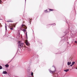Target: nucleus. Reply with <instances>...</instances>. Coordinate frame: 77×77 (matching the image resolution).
Returning a JSON list of instances; mask_svg holds the SVG:
<instances>
[{
    "instance_id": "obj_16",
    "label": "nucleus",
    "mask_w": 77,
    "mask_h": 77,
    "mask_svg": "<svg viewBox=\"0 0 77 77\" xmlns=\"http://www.w3.org/2000/svg\"><path fill=\"white\" fill-rule=\"evenodd\" d=\"M21 42L20 41H19L18 42V43H19V44H20V43Z\"/></svg>"
},
{
    "instance_id": "obj_3",
    "label": "nucleus",
    "mask_w": 77,
    "mask_h": 77,
    "mask_svg": "<svg viewBox=\"0 0 77 77\" xmlns=\"http://www.w3.org/2000/svg\"><path fill=\"white\" fill-rule=\"evenodd\" d=\"M18 46H20L21 47H23V43H19V44L18 45Z\"/></svg>"
},
{
    "instance_id": "obj_17",
    "label": "nucleus",
    "mask_w": 77,
    "mask_h": 77,
    "mask_svg": "<svg viewBox=\"0 0 77 77\" xmlns=\"http://www.w3.org/2000/svg\"><path fill=\"white\" fill-rule=\"evenodd\" d=\"M11 30H13V28H10Z\"/></svg>"
},
{
    "instance_id": "obj_24",
    "label": "nucleus",
    "mask_w": 77,
    "mask_h": 77,
    "mask_svg": "<svg viewBox=\"0 0 77 77\" xmlns=\"http://www.w3.org/2000/svg\"><path fill=\"white\" fill-rule=\"evenodd\" d=\"M26 29H27V27H26Z\"/></svg>"
},
{
    "instance_id": "obj_1",
    "label": "nucleus",
    "mask_w": 77,
    "mask_h": 77,
    "mask_svg": "<svg viewBox=\"0 0 77 77\" xmlns=\"http://www.w3.org/2000/svg\"><path fill=\"white\" fill-rule=\"evenodd\" d=\"M23 26H24L25 27H26V26H25V25H22L21 26V28H20V29L21 30H22V31H23V32H26V29H22V27H23Z\"/></svg>"
},
{
    "instance_id": "obj_18",
    "label": "nucleus",
    "mask_w": 77,
    "mask_h": 77,
    "mask_svg": "<svg viewBox=\"0 0 77 77\" xmlns=\"http://www.w3.org/2000/svg\"><path fill=\"white\" fill-rule=\"evenodd\" d=\"M75 43H77V41H75Z\"/></svg>"
},
{
    "instance_id": "obj_9",
    "label": "nucleus",
    "mask_w": 77,
    "mask_h": 77,
    "mask_svg": "<svg viewBox=\"0 0 77 77\" xmlns=\"http://www.w3.org/2000/svg\"><path fill=\"white\" fill-rule=\"evenodd\" d=\"M11 26H12V27H15V26L14 25L12 24Z\"/></svg>"
},
{
    "instance_id": "obj_10",
    "label": "nucleus",
    "mask_w": 77,
    "mask_h": 77,
    "mask_svg": "<svg viewBox=\"0 0 77 77\" xmlns=\"http://www.w3.org/2000/svg\"><path fill=\"white\" fill-rule=\"evenodd\" d=\"M75 62H73L72 63V65H74V64H75Z\"/></svg>"
},
{
    "instance_id": "obj_14",
    "label": "nucleus",
    "mask_w": 77,
    "mask_h": 77,
    "mask_svg": "<svg viewBox=\"0 0 77 77\" xmlns=\"http://www.w3.org/2000/svg\"><path fill=\"white\" fill-rule=\"evenodd\" d=\"M33 72H32V73H31V75H32H32H33Z\"/></svg>"
},
{
    "instance_id": "obj_2",
    "label": "nucleus",
    "mask_w": 77,
    "mask_h": 77,
    "mask_svg": "<svg viewBox=\"0 0 77 77\" xmlns=\"http://www.w3.org/2000/svg\"><path fill=\"white\" fill-rule=\"evenodd\" d=\"M25 43L26 44V45H27V46H29V43L28 42V41L27 40H26L25 41Z\"/></svg>"
},
{
    "instance_id": "obj_20",
    "label": "nucleus",
    "mask_w": 77,
    "mask_h": 77,
    "mask_svg": "<svg viewBox=\"0 0 77 77\" xmlns=\"http://www.w3.org/2000/svg\"><path fill=\"white\" fill-rule=\"evenodd\" d=\"M72 65H72V64L70 65V66H72Z\"/></svg>"
},
{
    "instance_id": "obj_22",
    "label": "nucleus",
    "mask_w": 77,
    "mask_h": 77,
    "mask_svg": "<svg viewBox=\"0 0 77 77\" xmlns=\"http://www.w3.org/2000/svg\"><path fill=\"white\" fill-rule=\"evenodd\" d=\"M7 22H10V21H7Z\"/></svg>"
},
{
    "instance_id": "obj_11",
    "label": "nucleus",
    "mask_w": 77,
    "mask_h": 77,
    "mask_svg": "<svg viewBox=\"0 0 77 77\" xmlns=\"http://www.w3.org/2000/svg\"><path fill=\"white\" fill-rule=\"evenodd\" d=\"M5 30H7V27H6V25L5 24Z\"/></svg>"
},
{
    "instance_id": "obj_23",
    "label": "nucleus",
    "mask_w": 77,
    "mask_h": 77,
    "mask_svg": "<svg viewBox=\"0 0 77 77\" xmlns=\"http://www.w3.org/2000/svg\"><path fill=\"white\" fill-rule=\"evenodd\" d=\"M75 69H77V68H75Z\"/></svg>"
},
{
    "instance_id": "obj_21",
    "label": "nucleus",
    "mask_w": 77,
    "mask_h": 77,
    "mask_svg": "<svg viewBox=\"0 0 77 77\" xmlns=\"http://www.w3.org/2000/svg\"><path fill=\"white\" fill-rule=\"evenodd\" d=\"M0 26H1V24L0 23Z\"/></svg>"
},
{
    "instance_id": "obj_12",
    "label": "nucleus",
    "mask_w": 77,
    "mask_h": 77,
    "mask_svg": "<svg viewBox=\"0 0 77 77\" xmlns=\"http://www.w3.org/2000/svg\"><path fill=\"white\" fill-rule=\"evenodd\" d=\"M2 69V67L1 66H0V69Z\"/></svg>"
},
{
    "instance_id": "obj_25",
    "label": "nucleus",
    "mask_w": 77,
    "mask_h": 77,
    "mask_svg": "<svg viewBox=\"0 0 77 77\" xmlns=\"http://www.w3.org/2000/svg\"><path fill=\"white\" fill-rule=\"evenodd\" d=\"M23 27V28H24V27Z\"/></svg>"
},
{
    "instance_id": "obj_8",
    "label": "nucleus",
    "mask_w": 77,
    "mask_h": 77,
    "mask_svg": "<svg viewBox=\"0 0 77 77\" xmlns=\"http://www.w3.org/2000/svg\"><path fill=\"white\" fill-rule=\"evenodd\" d=\"M5 66L7 67V68H8V67H9V65L8 64H7L5 65Z\"/></svg>"
},
{
    "instance_id": "obj_15",
    "label": "nucleus",
    "mask_w": 77,
    "mask_h": 77,
    "mask_svg": "<svg viewBox=\"0 0 77 77\" xmlns=\"http://www.w3.org/2000/svg\"><path fill=\"white\" fill-rule=\"evenodd\" d=\"M47 10H46L45 11V12H47Z\"/></svg>"
},
{
    "instance_id": "obj_6",
    "label": "nucleus",
    "mask_w": 77,
    "mask_h": 77,
    "mask_svg": "<svg viewBox=\"0 0 77 77\" xmlns=\"http://www.w3.org/2000/svg\"><path fill=\"white\" fill-rule=\"evenodd\" d=\"M49 72H51V73H54V72H55V71H51V70L49 71Z\"/></svg>"
},
{
    "instance_id": "obj_7",
    "label": "nucleus",
    "mask_w": 77,
    "mask_h": 77,
    "mask_svg": "<svg viewBox=\"0 0 77 77\" xmlns=\"http://www.w3.org/2000/svg\"><path fill=\"white\" fill-rule=\"evenodd\" d=\"M64 71H65V72H68V71H69V69H68L66 70H64Z\"/></svg>"
},
{
    "instance_id": "obj_4",
    "label": "nucleus",
    "mask_w": 77,
    "mask_h": 77,
    "mask_svg": "<svg viewBox=\"0 0 77 77\" xmlns=\"http://www.w3.org/2000/svg\"><path fill=\"white\" fill-rule=\"evenodd\" d=\"M7 73H8V72L6 71H4L3 72V74H7Z\"/></svg>"
},
{
    "instance_id": "obj_13",
    "label": "nucleus",
    "mask_w": 77,
    "mask_h": 77,
    "mask_svg": "<svg viewBox=\"0 0 77 77\" xmlns=\"http://www.w3.org/2000/svg\"><path fill=\"white\" fill-rule=\"evenodd\" d=\"M49 10H50V11H53V10L52 9H49Z\"/></svg>"
},
{
    "instance_id": "obj_5",
    "label": "nucleus",
    "mask_w": 77,
    "mask_h": 77,
    "mask_svg": "<svg viewBox=\"0 0 77 77\" xmlns=\"http://www.w3.org/2000/svg\"><path fill=\"white\" fill-rule=\"evenodd\" d=\"M71 64V62H68L67 65H69Z\"/></svg>"
},
{
    "instance_id": "obj_19",
    "label": "nucleus",
    "mask_w": 77,
    "mask_h": 77,
    "mask_svg": "<svg viewBox=\"0 0 77 77\" xmlns=\"http://www.w3.org/2000/svg\"><path fill=\"white\" fill-rule=\"evenodd\" d=\"M2 3V1L1 0L0 1V3Z\"/></svg>"
}]
</instances>
